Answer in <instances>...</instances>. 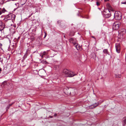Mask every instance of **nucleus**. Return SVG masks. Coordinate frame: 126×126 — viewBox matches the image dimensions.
Returning a JSON list of instances; mask_svg holds the SVG:
<instances>
[{"instance_id":"obj_1","label":"nucleus","mask_w":126,"mask_h":126,"mask_svg":"<svg viewBox=\"0 0 126 126\" xmlns=\"http://www.w3.org/2000/svg\"><path fill=\"white\" fill-rule=\"evenodd\" d=\"M65 89H64V92L66 94L68 95H70L71 96H73L76 94L75 90L74 89L70 88L69 89L68 88L67 90L66 89V91H65Z\"/></svg>"},{"instance_id":"obj_2","label":"nucleus","mask_w":126,"mask_h":126,"mask_svg":"<svg viewBox=\"0 0 126 126\" xmlns=\"http://www.w3.org/2000/svg\"><path fill=\"white\" fill-rule=\"evenodd\" d=\"M63 73L67 77H72L76 74H74L73 73L66 69H64L63 70Z\"/></svg>"},{"instance_id":"obj_3","label":"nucleus","mask_w":126,"mask_h":126,"mask_svg":"<svg viewBox=\"0 0 126 126\" xmlns=\"http://www.w3.org/2000/svg\"><path fill=\"white\" fill-rule=\"evenodd\" d=\"M114 18L116 19L119 20L121 18V13L120 12H116L114 14Z\"/></svg>"},{"instance_id":"obj_4","label":"nucleus","mask_w":126,"mask_h":126,"mask_svg":"<svg viewBox=\"0 0 126 126\" xmlns=\"http://www.w3.org/2000/svg\"><path fill=\"white\" fill-rule=\"evenodd\" d=\"M120 26V22H115L113 25V29L114 30H118Z\"/></svg>"},{"instance_id":"obj_5","label":"nucleus","mask_w":126,"mask_h":126,"mask_svg":"<svg viewBox=\"0 0 126 126\" xmlns=\"http://www.w3.org/2000/svg\"><path fill=\"white\" fill-rule=\"evenodd\" d=\"M69 42L72 43L74 45H75L77 44V41L75 38H71L69 39Z\"/></svg>"},{"instance_id":"obj_6","label":"nucleus","mask_w":126,"mask_h":126,"mask_svg":"<svg viewBox=\"0 0 126 126\" xmlns=\"http://www.w3.org/2000/svg\"><path fill=\"white\" fill-rule=\"evenodd\" d=\"M30 50L29 48L27 49L26 50V52L23 57V60H24L27 58L28 56V54H30Z\"/></svg>"},{"instance_id":"obj_7","label":"nucleus","mask_w":126,"mask_h":126,"mask_svg":"<svg viewBox=\"0 0 126 126\" xmlns=\"http://www.w3.org/2000/svg\"><path fill=\"white\" fill-rule=\"evenodd\" d=\"M115 48L116 52L118 53L120 52V46L119 44H116L115 45Z\"/></svg>"},{"instance_id":"obj_8","label":"nucleus","mask_w":126,"mask_h":126,"mask_svg":"<svg viewBox=\"0 0 126 126\" xmlns=\"http://www.w3.org/2000/svg\"><path fill=\"white\" fill-rule=\"evenodd\" d=\"M106 6L108 9L106 10V11H108L109 12H110V10L112 11V9L109 3H107L106 5Z\"/></svg>"},{"instance_id":"obj_9","label":"nucleus","mask_w":126,"mask_h":126,"mask_svg":"<svg viewBox=\"0 0 126 126\" xmlns=\"http://www.w3.org/2000/svg\"><path fill=\"white\" fill-rule=\"evenodd\" d=\"M10 14L5 16L4 20L6 21H7L8 20H10Z\"/></svg>"},{"instance_id":"obj_10","label":"nucleus","mask_w":126,"mask_h":126,"mask_svg":"<svg viewBox=\"0 0 126 126\" xmlns=\"http://www.w3.org/2000/svg\"><path fill=\"white\" fill-rule=\"evenodd\" d=\"M99 104L98 103H95L94 104L91 105L90 106V108L91 109H92L94 108L97 106Z\"/></svg>"},{"instance_id":"obj_11","label":"nucleus","mask_w":126,"mask_h":126,"mask_svg":"<svg viewBox=\"0 0 126 126\" xmlns=\"http://www.w3.org/2000/svg\"><path fill=\"white\" fill-rule=\"evenodd\" d=\"M10 20H11L13 21L15 19L16 17V16L14 15L12 13L10 14Z\"/></svg>"},{"instance_id":"obj_12","label":"nucleus","mask_w":126,"mask_h":126,"mask_svg":"<svg viewBox=\"0 0 126 126\" xmlns=\"http://www.w3.org/2000/svg\"><path fill=\"white\" fill-rule=\"evenodd\" d=\"M120 33L123 34H124L126 33V30L124 29H122L120 31Z\"/></svg>"},{"instance_id":"obj_13","label":"nucleus","mask_w":126,"mask_h":126,"mask_svg":"<svg viewBox=\"0 0 126 126\" xmlns=\"http://www.w3.org/2000/svg\"><path fill=\"white\" fill-rule=\"evenodd\" d=\"M103 52L104 53L106 54V55L108 54L109 55V53L108 51V50L107 49H105L103 50Z\"/></svg>"},{"instance_id":"obj_14","label":"nucleus","mask_w":126,"mask_h":126,"mask_svg":"<svg viewBox=\"0 0 126 126\" xmlns=\"http://www.w3.org/2000/svg\"><path fill=\"white\" fill-rule=\"evenodd\" d=\"M111 16V14H105L104 15V17L105 18H108L110 17Z\"/></svg>"},{"instance_id":"obj_15","label":"nucleus","mask_w":126,"mask_h":126,"mask_svg":"<svg viewBox=\"0 0 126 126\" xmlns=\"http://www.w3.org/2000/svg\"><path fill=\"white\" fill-rule=\"evenodd\" d=\"M76 45H75V47L76 49L78 50H79L80 49L81 47L77 43L76 44Z\"/></svg>"},{"instance_id":"obj_16","label":"nucleus","mask_w":126,"mask_h":126,"mask_svg":"<svg viewBox=\"0 0 126 126\" xmlns=\"http://www.w3.org/2000/svg\"><path fill=\"white\" fill-rule=\"evenodd\" d=\"M60 68L59 66V65H55L54 66V69L55 70H58Z\"/></svg>"},{"instance_id":"obj_17","label":"nucleus","mask_w":126,"mask_h":126,"mask_svg":"<svg viewBox=\"0 0 126 126\" xmlns=\"http://www.w3.org/2000/svg\"><path fill=\"white\" fill-rule=\"evenodd\" d=\"M122 123L123 126H125L126 124V117L124 118Z\"/></svg>"},{"instance_id":"obj_18","label":"nucleus","mask_w":126,"mask_h":126,"mask_svg":"<svg viewBox=\"0 0 126 126\" xmlns=\"http://www.w3.org/2000/svg\"><path fill=\"white\" fill-rule=\"evenodd\" d=\"M6 59V58L3 56L0 57V59L1 62H2Z\"/></svg>"},{"instance_id":"obj_19","label":"nucleus","mask_w":126,"mask_h":126,"mask_svg":"<svg viewBox=\"0 0 126 126\" xmlns=\"http://www.w3.org/2000/svg\"><path fill=\"white\" fill-rule=\"evenodd\" d=\"M97 2H96V5L97 6H98L100 5L101 1L102 0H96Z\"/></svg>"},{"instance_id":"obj_20","label":"nucleus","mask_w":126,"mask_h":126,"mask_svg":"<svg viewBox=\"0 0 126 126\" xmlns=\"http://www.w3.org/2000/svg\"><path fill=\"white\" fill-rule=\"evenodd\" d=\"M75 33V32L74 31H71L70 32L69 35L70 36H74V35Z\"/></svg>"},{"instance_id":"obj_21","label":"nucleus","mask_w":126,"mask_h":126,"mask_svg":"<svg viewBox=\"0 0 126 126\" xmlns=\"http://www.w3.org/2000/svg\"><path fill=\"white\" fill-rule=\"evenodd\" d=\"M115 77L117 78H120L121 77V75L119 74H115Z\"/></svg>"},{"instance_id":"obj_22","label":"nucleus","mask_w":126,"mask_h":126,"mask_svg":"<svg viewBox=\"0 0 126 126\" xmlns=\"http://www.w3.org/2000/svg\"><path fill=\"white\" fill-rule=\"evenodd\" d=\"M4 26L3 25H1L0 26V31H2L3 29H4Z\"/></svg>"},{"instance_id":"obj_23","label":"nucleus","mask_w":126,"mask_h":126,"mask_svg":"<svg viewBox=\"0 0 126 126\" xmlns=\"http://www.w3.org/2000/svg\"><path fill=\"white\" fill-rule=\"evenodd\" d=\"M48 54V53L46 51L42 53V54H43V56H44V55H47Z\"/></svg>"},{"instance_id":"obj_24","label":"nucleus","mask_w":126,"mask_h":126,"mask_svg":"<svg viewBox=\"0 0 126 126\" xmlns=\"http://www.w3.org/2000/svg\"><path fill=\"white\" fill-rule=\"evenodd\" d=\"M0 10L1 11L2 13H4L6 11V10L5 8H3V9Z\"/></svg>"},{"instance_id":"obj_25","label":"nucleus","mask_w":126,"mask_h":126,"mask_svg":"<svg viewBox=\"0 0 126 126\" xmlns=\"http://www.w3.org/2000/svg\"><path fill=\"white\" fill-rule=\"evenodd\" d=\"M20 36L18 37L17 39H16V38H15V39L16 40L17 42H18V41L20 38Z\"/></svg>"},{"instance_id":"obj_26","label":"nucleus","mask_w":126,"mask_h":126,"mask_svg":"<svg viewBox=\"0 0 126 126\" xmlns=\"http://www.w3.org/2000/svg\"><path fill=\"white\" fill-rule=\"evenodd\" d=\"M42 63L44 64H47L48 63L46 62V61H42Z\"/></svg>"},{"instance_id":"obj_27","label":"nucleus","mask_w":126,"mask_h":126,"mask_svg":"<svg viewBox=\"0 0 126 126\" xmlns=\"http://www.w3.org/2000/svg\"><path fill=\"white\" fill-rule=\"evenodd\" d=\"M36 28L35 27L34 28V29H32V30L33 32H35V31H36Z\"/></svg>"},{"instance_id":"obj_28","label":"nucleus","mask_w":126,"mask_h":126,"mask_svg":"<svg viewBox=\"0 0 126 126\" xmlns=\"http://www.w3.org/2000/svg\"><path fill=\"white\" fill-rule=\"evenodd\" d=\"M121 4H126V1H125L124 2H121Z\"/></svg>"},{"instance_id":"obj_29","label":"nucleus","mask_w":126,"mask_h":126,"mask_svg":"<svg viewBox=\"0 0 126 126\" xmlns=\"http://www.w3.org/2000/svg\"><path fill=\"white\" fill-rule=\"evenodd\" d=\"M2 44L0 43V48L1 49L2 48Z\"/></svg>"},{"instance_id":"obj_30","label":"nucleus","mask_w":126,"mask_h":126,"mask_svg":"<svg viewBox=\"0 0 126 126\" xmlns=\"http://www.w3.org/2000/svg\"><path fill=\"white\" fill-rule=\"evenodd\" d=\"M45 36H44V38H45L47 35V33L45 32Z\"/></svg>"},{"instance_id":"obj_31","label":"nucleus","mask_w":126,"mask_h":126,"mask_svg":"<svg viewBox=\"0 0 126 126\" xmlns=\"http://www.w3.org/2000/svg\"><path fill=\"white\" fill-rule=\"evenodd\" d=\"M57 22L59 24L61 23V21L60 20H58V21Z\"/></svg>"},{"instance_id":"obj_32","label":"nucleus","mask_w":126,"mask_h":126,"mask_svg":"<svg viewBox=\"0 0 126 126\" xmlns=\"http://www.w3.org/2000/svg\"><path fill=\"white\" fill-rule=\"evenodd\" d=\"M34 38L33 37H32L31 38V40L32 41H33L34 39Z\"/></svg>"},{"instance_id":"obj_33","label":"nucleus","mask_w":126,"mask_h":126,"mask_svg":"<svg viewBox=\"0 0 126 126\" xmlns=\"http://www.w3.org/2000/svg\"><path fill=\"white\" fill-rule=\"evenodd\" d=\"M6 81H4V82L2 83V84H4V83H6Z\"/></svg>"},{"instance_id":"obj_34","label":"nucleus","mask_w":126,"mask_h":126,"mask_svg":"<svg viewBox=\"0 0 126 126\" xmlns=\"http://www.w3.org/2000/svg\"><path fill=\"white\" fill-rule=\"evenodd\" d=\"M92 37L93 38H94L95 39V38L94 37V36H92Z\"/></svg>"},{"instance_id":"obj_35","label":"nucleus","mask_w":126,"mask_h":126,"mask_svg":"<svg viewBox=\"0 0 126 126\" xmlns=\"http://www.w3.org/2000/svg\"><path fill=\"white\" fill-rule=\"evenodd\" d=\"M105 1H109V0H104Z\"/></svg>"},{"instance_id":"obj_36","label":"nucleus","mask_w":126,"mask_h":126,"mask_svg":"<svg viewBox=\"0 0 126 126\" xmlns=\"http://www.w3.org/2000/svg\"><path fill=\"white\" fill-rule=\"evenodd\" d=\"M16 9V8H15L14 9V11H15Z\"/></svg>"},{"instance_id":"obj_37","label":"nucleus","mask_w":126,"mask_h":126,"mask_svg":"<svg viewBox=\"0 0 126 126\" xmlns=\"http://www.w3.org/2000/svg\"><path fill=\"white\" fill-rule=\"evenodd\" d=\"M43 54H42V55L41 56V57L42 58H43Z\"/></svg>"},{"instance_id":"obj_38","label":"nucleus","mask_w":126,"mask_h":126,"mask_svg":"<svg viewBox=\"0 0 126 126\" xmlns=\"http://www.w3.org/2000/svg\"><path fill=\"white\" fill-rule=\"evenodd\" d=\"M57 115V114H55V115Z\"/></svg>"},{"instance_id":"obj_39","label":"nucleus","mask_w":126,"mask_h":126,"mask_svg":"<svg viewBox=\"0 0 126 126\" xmlns=\"http://www.w3.org/2000/svg\"><path fill=\"white\" fill-rule=\"evenodd\" d=\"M15 26H15H15H14V27H15Z\"/></svg>"},{"instance_id":"obj_40","label":"nucleus","mask_w":126,"mask_h":126,"mask_svg":"<svg viewBox=\"0 0 126 126\" xmlns=\"http://www.w3.org/2000/svg\"><path fill=\"white\" fill-rule=\"evenodd\" d=\"M49 51V50H47V51Z\"/></svg>"},{"instance_id":"obj_41","label":"nucleus","mask_w":126,"mask_h":126,"mask_svg":"<svg viewBox=\"0 0 126 126\" xmlns=\"http://www.w3.org/2000/svg\"><path fill=\"white\" fill-rule=\"evenodd\" d=\"M24 4H24H22V5H23Z\"/></svg>"},{"instance_id":"obj_42","label":"nucleus","mask_w":126,"mask_h":126,"mask_svg":"<svg viewBox=\"0 0 126 126\" xmlns=\"http://www.w3.org/2000/svg\"><path fill=\"white\" fill-rule=\"evenodd\" d=\"M32 29V28H31V29Z\"/></svg>"},{"instance_id":"obj_43","label":"nucleus","mask_w":126,"mask_h":126,"mask_svg":"<svg viewBox=\"0 0 126 126\" xmlns=\"http://www.w3.org/2000/svg\"><path fill=\"white\" fill-rule=\"evenodd\" d=\"M64 37H65V36H64Z\"/></svg>"}]
</instances>
